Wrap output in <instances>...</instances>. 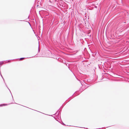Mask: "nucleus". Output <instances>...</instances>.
<instances>
[{"label": "nucleus", "mask_w": 129, "mask_h": 129, "mask_svg": "<svg viewBox=\"0 0 129 129\" xmlns=\"http://www.w3.org/2000/svg\"><path fill=\"white\" fill-rule=\"evenodd\" d=\"M24 59V58H21L20 59H19V60H22V59Z\"/></svg>", "instance_id": "f257e3e1"}]
</instances>
